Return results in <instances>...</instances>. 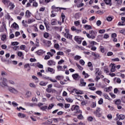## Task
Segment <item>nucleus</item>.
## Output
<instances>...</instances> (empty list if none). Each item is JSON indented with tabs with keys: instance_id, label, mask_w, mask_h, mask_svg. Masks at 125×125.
Returning a JSON list of instances; mask_svg holds the SVG:
<instances>
[{
	"instance_id": "obj_1",
	"label": "nucleus",
	"mask_w": 125,
	"mask_h": 125,
	"mask_svg": "<svg viewBox=\"0 0 125 125\" xmlns=\"http://www.w3.org/2000/svg\"><path fill=\"white\" fill-rule=\"evenodd\" d=\"M97 35V32L93 30H90L89 31V34L86 33V36L88 39H92L93 40L95 39V36Z\"/></svg>"
},
{
	"instance_id": "obj_2",
	"label": "nucleus",
	"mask_w": 125,
	"mask_h": 125,
	"mask_svg": "<svg viewBox=\"0 0 125 125\" xmlns=\"http://www.w3.org/2000/svg\"><path fill=\"white\" fill-rule=\"evenodd\" d=\"M71 111L74 113H76L78 114H82L83 112L80 110L79 105H72L71 107Z\"/></svg>"
},
{
	"instance_id": "obj_3",
	"label": "nucleus",
	"mask_w": 125,
	"mask_h": 125,
	"mask_svg": "<svg viewBox=\"0 0 125 125\" xmlns=\"http://www.w3.org/2000/svg\"><path fill=\"white\" fill-rule=\"evenodd\" d=\"M7 82V79L4 78L3 80V82H0V86H2V87H8V85L7 84V83H6Z\"/></svg>"
},
{
	"instance_id": "obj_4",
	"label": "nucleus",
	"mask_w": 125,
	"mask_h": 125,
	"mask_svg": "<svg viewBox=\"0 0 125 125\" xmlns=\"http://www.w3.org/2000/svg\"><path fill=\"white\" fill-rule=\"evenodd\" d=\"M8 90L10 91L11 93H13L14 94H17V93H18V91L12 87H9L8 88Z\"/></svg>"
},
{
	"instance_id": "obj_5",
	"label": "nucleus",
	"mask_w": 125,
	"mask_h": 125,
	"mask_svg": "<svg viewBox=\"0 0 125 125\" xmlns=\"http://www.w3.org/2000/svg\"><path fill=\"white\" fill-rule=\"evenodd\" d=\"M64 30L66 32L64 35L65 38H66V39H72V35L69 34V29L65 28Z\"/></svg>"
},
{
	"instance_id": "obj_6",
	"label": "nucleus",
	"mask_w": 125,
	"mask_h": 125,
	"mask_svg": "<svg viewBox=\"0 0 125 125\" xmlns=\"http://www.w3.org/2000/svg\"><path fill=\"white\" fill-rule=\"evenodd\" d=\"M42 78L44 79L45 80H49L51 83H57V80L56 79H52V78L47 77L46 76H43Z\"/></svg>"
},
{
	"instance_id": "obj_7",
	"label": "nucleus",
	"mask_w": 125,
	"mask_h": 125,
	"mask_svg": "<svg viewBox=\"0 0 125 125\" xmlns=\"http://www.w3.org/2000/svg\"><path fill=\"white\" fill-rule=\"evenodd\" d=\"M53 11H55L56 12H58V11H61V10H62L63 8L62 7H56L55 6L53 5L51 7Z\"/></svg>"
},
{
	"instance_id": "obj_8",
	"label": "nucleus",
	"mask_w": 125,
	"mask_h": 125,
	"mask_svg": "<svg viewBox=\"0 0 125 125\" xmlns=\"http://www.w3.org/2000/svg\"><path fill=\"white\" fill-rule=\"evenodd\" d=\"M3 26H1L0 28V33H3L5 30L6 31V25L5 23L2 22Z\"/></svg>"
},
{
	"instance_id": "obj_9",
	"label": "nucleus",
	"mask_w": 125,
	"mask_h": 125,
	"mask_svg": "<svg viewBox=\"0 0 125 125\" xmlns=\"http://www.w3.org/2000/svg\"><path fill=\"white\" fill-rule=\"evenodd\" d=\"M74 40L79 44H81L82 43V39L81 38L79 37V36H75L74 38Z\"/></svg>"
},
{
	"instance_id": "obj_10",
	"label": "nucleus",
	"mask_w": 125,
	"mask_h": 125,
	"mask_svg": "<svg viewBox=\"0 0 125 125\" xmlns=\"http://www.w3.org/2000/svg\"><path fill=\"white\" fill-rule=\"evenodd\" d=\"M56 63L53 60H49L47 62L48 66H55Z\"/></svg>"
},
{
	"instance_id": "obj_11",
	"label": "nucleus",
	"mask_w": 125,
	"mask_h": 125,
	"mask_svg": "<svg viewBox=\"0 0 125 125\" xmlns=\"http://www.w3.org/2000/svg\"><path fill=\"white\" fill-rule=\"evenodd\" d=\"M45 51H43V50H39L35 52L37 55H42L43 53H45Z\"/></svg>"
},
{
	"instance_id": "obj_12",
	"label": "nucleus",
	"mask_w": 125,
	"mask_h": 125,
	"mask_svg": "<svg viewBox=\"0 0 125 125\" xmlns=\"http://www.w3.org/2000/svg\"><path fill=\"white\" fill-rule=\"evenodd\" d=\"M116 116L118 117V119L119 120V121L120 120H125V115H124L123 114H120V115H119V113H117L116 114Z\"/></svg>"
},
{
	"instance_id": "obj_13",
	"label": "nucleus",
	"mask_w": 125,
	"mask_h": 125,
	"mask_svg": "<svg viewBox=\"0 0 125 125\" xmlns=\"http://www.w3.org/2000/svg\"><path fill=\"white\" fill-rule=\"evenodd\" d=\"M50 52H48V53H47V54H49L51 56H53L54 55V54L56 53L55 50L54 49H51Z\"/></svg>"
},
{
	"instance_id": "obj_14",
	"label": "nucleus",
	"mask_w": 125,
	"mask_h": 125,
	"mask_svg": "<svg viewBox=\"0 0 125 125\" xmlns=\"http://www.w3.org/2000/svg\"><path fill=\"white\" fill-rule=\"evenodd\" d=\"M18 116L19 118H21V119H24V118H26V114L22 113H19Z\"/></svg>"
},
{
	"instance_id": "obj_15",
	"label": "nucleus",
	"mask_w": 125,
	"mask_h": 125,
	"mask_svg": "<svg viewBox=\"0 0 125 125\" xmlns=\"http://www.w3.org/2000/svg\"><path fill=\"white\" fill-rule=\"evenodd\" d=\"M104 1L105 4H107V5H109L111 6L112 5V0H104Z\"/></svg>"
},
{
	"instance_id": "obj_16",
	"label": "nucleus",
	"mask_w": 125,
	"mask_h": 125,
	"mask_svg": "<svg viewBox=\"0 0 125 125\" xmlns=\"http://www.w3.org/2000/svg\"><path fill=\"white\" fill-rule=\"evenodd\" d=\"M25 17L26 18H30L31 17V13L29 10H27L25 12Z\"/></svg>"
},
{
	"instance_id": "obj_17",
	"label": "nucleus",
	"mask_w": 125,
	"mask_h": 125,
	"mask_svg": "<svg viewBox=\"0 0 125 125\" xmlns=\"http://www.w3.org/2000/svg\"><path fill=\"white\" fill-rule=\"evenodd\" d=\"M81 84L80 85V86H85V84H86V83L84 82L83 79L80 80Z\"/></svg>"
},
{
	"instance_id": "obj_18",
	"label": "nucleus",
	"mask_w": 125,
	"mask_h": 125,
	"mask_svg": "<svg viewBox=\"0 0 125 125\" xmlns=\"http://www.w3.org/2000/svg\"><path fill=\"white\" fill-rule=\"evenodd\" d=\"M110 65L111 66V72H115L116 71V65L114 63H111Z\"/></svg>"
},
{
	"instance_id": "obj_19",
	"label": "nucleus",
	"mask_w": 125,
	"mask_h": 125,
	"mask_svg": "<svg viewBox=\"0 0 125 125\" xmlns=\"http://www.w3.org/2000/svg\"><path fill=\"white\" fill-rule=\"evenodd\" d=\"M46 90L47 92H48V93H50L51 92H55V91H56L55 89L52 88H47Z\"/></svg>"
},
{
	"instance_id": "obj_20",
	"label": "nucleus",
	"mask_w": 125,
	"mask_h": 125,
	"mask_svg": "<svg viewBox=\"0 0 125 125\" xmlns=\"http://www.w3.org/2000/svg\"><path fill=\"white\" fill-rule=\"evenodd\" d=\"M84 29L86 30H91L92 29V27L90 25L86 24L84 26Z\"/></svg>"
},
{
	"instance_id": "obj_21",
	"label": "nucleus",
	"mask_w": 125,
	"mask_h": 125,
	"mask_svg": "<svg viewBox=\"0 0 125 125\" xmlns=\"http://www.w3.org/2000/svg\"><path fill=\"white\" fill-rule=\"evenodd\" d=\"M31 95H32V93L28 91L27 92H26L25 94V97H26V98H29V97H31Z\"/></svg>"
},
{
	"instance_id": "obj_22",
	"label": "nucleus",
	"mask_w": 125,
	"mask_h": 125,
	"mask_svg": "<svg viewBox=\"0 0 125 125\" xmlns=\"http://www.w3.org/2000/svg\"><path fill=\"white\" fill-rule=\"evenodd\" d=\"M51 24L52 25V26H54V25H56L57 24V20L55 19H53L51 21Z\"/></svg>"
},
{
	"instance_id": "obj_23",
	"label": "nucleus",
	"mask_w": 125,
	"mask_h": 125,
	"mask_svg": "<svg viewBox=\"0 0 125 125\" xmlns=\"http://www.w3.org/2000/svg\"><path fill=\"white\" fill-rule=\"evenodd\" d=\"M5 17H6V19L9 20V21H12V20H13V19H12L10 15H9V14H7L5 16Z\"/></svg>"
},
{
	"instance_id": "obj_24",
	"label": "nucleus",
	"mask_w": 125,
	"mask_h": 125,
	"mask_svg": "<svg viewBox=\"0 0 125 125\" xmlns=\"http://www.w3.org/2000/svg\"><path fill=\"white\" fill-rule=\"evenodd\" d=\"M48 72H50L52 74H54L55 73V70H54L53 68H52L51 67H48Z\"/></svg>"
},
{
	"instance_id": "obj_25",
	"label": "nucleus",
	"mask_w": 125,
	"mask_h": 125,
	"mask_svg": "<svg viewBox=\"0 0 125 125\" xmlns=\"http://www.w3.org/2000/svg\"><path fill=\"white\" fill-rule=\"evenodd\" d=\"M36 20L34 19H29L28 20L27 24H32L33 22H35Z\"/></svg>"
},
{
	"instance_id": "obj_26",
	"label": "nucleus",
	"mask_w": 125,
	"mask_h": 125,
	"mask_svg": "<svg viewBox=\"0 0 125 125\" xmlns=\"http://www.w3.org/2000/svg\"><path fill=\"white\" fill-rule=\"evenodd\" d=\"M88 67H89L90 71H92L93 68H92V63L91 62H88Z\"/></svg>"
},
{
	"instance_id": "obj_27",
	"label": "nucleus",
	"mask_w": 125,
	"mask_h": 125,
	"mask_svg": "<svg viewBox=\"0 0 125 125\" xmlns=\"http://www.w3.org/2000/svg\"><path fill=\"white\" fill-rule=\"evenodd\" d=\"M12 27H13V28H15V29H17V28H19V26L16 22H14L12 24Z\"/></svg>"
},
{
	"instance_id": "obj_28",
	"label": "nucleus",
	"mask_w": 125,
	"mask_h": 125,
	"mask_svg": "<svg viewBox=\"0 0 125 125\" xmlns=\"http://www.w3.org/2000/svg\"><path fill=\"white\" fill-rule=\"evenodd\" d=\"M55 79L57 80V81H60V80H62V79H63V76L58 75L55 77Z\"/></svg>"
},
{
	"instance_id": "obj_29",
	"label": "nucleus",
	"mask_w": 125,
	"mask_h": 125,
	"mask_svg": "<svg viewBox=\"0 0 125 125\" xmlns=\"http://www.w3.org/2000/svg\"><path fill=\"white\" fill-rule=\"evenodd\" d=\"M115 104L117 105H121V104H122V101H121V100H117L115 101Z\"/></svg>"
},
{
	"instance_id": "obj_30",
	"label": "nucleus",
	"mask_w": 125,
	"mask_h": 125,
	"mask_svg": "<svg viewBox=\"0 0 125 125\" xmlns=\"http://www.w3.org/2000/svg\"><path fill=\"white\" fill-rule=\"evenodd\" d=\"M96 75H98V76H100L101 75V73L100 72V71H99V68H96Z\"/></svg>"
},
{
	"instance_id": "obj_31",
	"label": "nucleus",
	"mask_w": 125,
	"mask_h": 125,
	"mask_svg": "<svg viewBox=\"0 0 125 125\" xmlns=\"http://www.w3.org/2000/svg\"><path fill=\"white\" fill-rule=\"evenodd\" d=\"M24 68L27 69V68H29L28 69H27V71H30V64L29 63H26L24 66Z\"/></svg>"
},
{
	"instance_id": "obj_32",
	"label": "nucleus",
	"mask_w": 125,
	"mask_h": 125,
	"mask_svg": "<svg viewBox=\"0 0 125 125\" xmlns=\"http://www.w3.org/2000/svg\"><path fill=\"white\" fill-rule=\"evenodd\" d=\"M88 121H89V122H92V121H96L95 118L89 116V117H88Z\"/></svg>"
},
{
	"instance_id": "obj_33",
	"label": "nucleus",
	"mask_w": 125,
	"mask_h": 125,
	"mask_svg": "<svg viewBox=\"0 0 125 125\" xmlns=\"http://www.w3.org/2000/svg\"><path fill=\"white\" fill-rule=\"evenodd\" d=\"M59 44L56 43L54 44V47L56 48V49H57L58 50H59L60 49Z\"/></svg>"
},
{
	"instance_id": "obj_34",
	"label": "nucleus",
	"mask_w": 125,
	"mask_h": 125,
	"mask_svg": "<svg viewBox=\"0 0 125 125\" xmlns=\"http://www.w3.org/2000/svg\"><path fill=\"white\" fill-rule=\"evenodd\" d=\"M9 6L10 7V9H13V8H14V7H15V5H14V4L12 2H10L9 3Z\"/></svg>"
},
{
	"instance_id": "obj_35",
	"label": "nucleus",
	"mask_w": 125,
	"mask_h": 125,
	"mask_svg": "<svg viewBox=\"0 0 125 125\" xmlns=\"http://www.w3.org/2000/svg\"><path fill=\"white\" fill-rule=\"evenodd\" d=\"M72 77L74 80L78 79V78H79V74H75L72 75Z\"/></svg>"
},
{
	"instance_id": "obj_36",
	"label": "nucleus",
	"mask_w": 125,
	"mask_h": 125,
	"mask_svg": "<svg viewBox=\"0 0 125 125\" xmlns=\"http://www.w3.org/2000/svg\"><path fill=\"white\" fill-rule=\"evenodd\" d=\"M40 85H42L43 86H45V85H46V84H47V83L46 82H41L40 83H39Z\"/></svg>"
},
{
	"instance_id": "obj_37",
	"label": "nucleus",
	"mask_w": 125,
	"mask_h": 125,
	"mask_svg": "<svg viewBox=\"0 0 125 125\" xmlns=\"http://www.w3.org/2000/svg\"><path fill=\"white\" fill-rule=\"evenodd\" d=\"M47 109V106L45 105V106H42L40 107V109L42 110V111H45Z\"/></svg>"
},
{
	"instance_id": "obj_38",
	"label": "nucleus",
	"mask_w": 125,
	"mask_h": 125,
	"mask_svg": "<svg viewBox=\"0 0 125 125\" xmlns=\"http://www.w3.org/2000/svg\"><path fill=\"white\" fill-rule=\"evenodd\" d=\"M79 63L82 66H84V64H85V62H84V61H83V60H80L79 61Z\"/></svg>"
},
{
	"instance_id": "obj_39",
	"label": "nucleus",
	"mask_w": 125,
	"mask_h": 125,
	"mask_svg": "<svg viewBox=\"0 0 125 125\" xmlns=\"http://www.w3.org/2000/svg\"><path fill=\"white\" fill-rule=\"evenodd\" d=\"M74 91L75 92L76 94H83V91H78V90L74 89Z\"/></svg>"
},
{
	"instance_id": "obj_40",
	"label": "nucleus",
	"mask_w": 125,
	"mask_h": 125,
	"mask_svg": "<svg viewBox=\"0 0 125 125\" xmlns=\"http://www.w3.org/2000/svg\"><path fill=\"white\" fill-rule=\"evenodd\" d=\"M53 107H54V104H50L48 107V110H51Z\"/></svg>"
},
{
	"instance_id": "obj_41",
	"label": "nucleus",
	"mask_w": 125,
	"mask_h": 125,
	"mask_svg": "<svg viewBox=\"0 0 125 125\" xmlns=\"http://www.w3.org/2000/svg\"><path fill=\"white\" fill-rule=\"evenodd\" d=\"M80 114L78 116L77 119H78V120H83V116L82 115V113Z\"/></svg>"
},
{
	"instance_id": "obj_42",
	"label": "nucleus",
	"mask_w": 125,
	"mask_h": 125,
	"mask_svg": "<svg viewBox=\"0 0 125 125\" xmlns=\"http://www.w3.org/2000/svg\"><path fill=\"white\" fill-rule=\"evenodd\" d=\"M92 55H93V56H94L95 57H97V58H98V57H99L100 56L99 54L95 53L94 52L92 53Z\"/></svg>"
},
{
	"instance_id": "obj_43",
	"label": "nucleus",
	"mask_w": 125,
	"mask_h": 125,
	"mask_svg": "<svg viewBox=\"0 0 125 125\" xmlns=\"http://www.w3.org/2000/svg\"><path fill=\"white\" fill-rule=\"evenodd\" d=\"M119 33L122 35H125V29L124 28L119 30Z\"/></svg>"
},
{
	"instance_id": "obj_44",
	"label": "nucleus",
	"mask_w": 125,
	"mask_h": 125,
	"mask_svg": "<svg viewBox=\"0 0 125 125\" xmlns=\"http://www.w3.org/2000/svg\"><path fill=\"white\" fill-rule=\"evenodd\" d=\"M76 66L77 67H78V69H79V70H81V71H82V70H83V67L81 65H80V64L76 63Z\"/></svg>"
},
{
	"instance_id": "obj_45",
	"label": "nucleus",
	"mask_w": 125,
	"mask_h": 125,
	"mask_svg": "<svg viewBox=\"0 0 125 125\" xmlns=\"http://www.w3.org/2000/svg\"><path fill=\"white\" fill-rule=\"evenodd\" d=\"M2 2L4 3V4H8L9 2V0H2Z\"/></svg>"
},
{
	"instance_id": "obj_46",
	"label": "nucleus",
	"mask_w": 125,
	"mask_h": 125,
	"mask_svg": "<svg viewBox=\"0 0 125 125\" xmlns=\"http://www.w3.org/2000/svg\"><path fill=\"white\" fill-rule=\"evenodd\" d=\"M81 58H82V57H81L80 56L76 55L74 57V60H80V59H81Z\"/></svg>"
},
{
	"instance_id": "obj_47",
	"label": "nucleus",
	"mask_w": 125,
	"mask_h": 125,
	"mask_svg": "<svg viewBox=\"0 0 125 125\" xmlns=\"http://www.w3.org/2000/svg\"><path fill=\"white\" fill-rule=\"evenodd\" d=\"M43 37L45 39H47L49 37V34H48V33L46 32L44 34Z\"/></svg>"
},
{
	"instance_id": "obj_48",
	"label": "nucleus",
	"mask_w": 125,
	"mask_h": 125,
	"mask_svg": "<svg viewBox=\"0 0 125 125\" xmlns=\"http://www.w3.org/2000/svg\"><path fill=\"white\" fill-rule=\"evenodd\" d=\"M52 14L50 15L51 17H55L56 16V13H54V11L52 10L51 11Z\"/></svg>"
},
{
	"instance_id": "obj_49",
	"label": "nucleus",
	"mask_w": 125,
	"mask_h": 125,
	"mask_svg": "<svg viewBox=\"0 0 125 125\" xmlns=\"http://www.w3.org/2000/svg\"><path fill=\"white\" fill-rule=\"evenodd\" d=\"M96 13H97V14H99L100 15H102V14H104V12H103V11H101L100 10L97 11Z\"/></svg>"
},
{
	"instance_id": "obj_50",
	"label": "nucleus",
	"mask_w": 125,
	"mask_h": 125,
	"mask_svg": "<svg viewBox=\"0 0 125 125\" xmlns=\"http://www.w3.org/2000/svg\"><path fill=\"white\" fill-rule=\"evenodd\" d=\"M29 86H30V87H33L34 88H36V84H35V83H30L29 84Z\"/></svg>"
},
{
	"instance_id": "obj_51",
	"label": "nucleus",
	"mask_w": 125,
	"mask_h": 125,
	"mask_svg": "<svg viewBox=\"0 0 125 125\" xmlns=\"http://www.w3.org/2000/svg\"><path fill=\"white\" fill-rule=\"evenodd\" d=\"M104 98H105V99H108V100H111V99H110V98L109 97V96H108V95H107L106 94H104Z\"/></svg>"
},
{
	"instance_id": "obj_52",
	"label": "nucleus",
	"mask_w": 125,
	"mask_h": 125,
	"mask_svg": "<svg viewBox=\"0 0 125 125\" xmlns=\"http://www.w3.org/2000/svg\"><path fill=\"white\" fill-rule=\"evenodd\" d=\"M106 20L107 21H108V22H111V21H112V20H113V18H112V17H108L106 18Z\"/></svg>"
},
{
	"instance_id": "obj_53",
	"label": "nucleus",
	"mask_w": 125,
	"mask_h": 125,
	"mask_svg": "<svg viewBox=\"0 0 125 125\" xmlns=\"http://www.w3.org/2000/svg\"><path fill=\"white\" fill-rule=\"evenodd\" d=\"M98 104L99 105H102V104H103V99L101 98L100 100L98 101Z\"/></svg>"
},
{
	"instance_id": "obj_54",
	"label": "nucleus",
	"mask_w": 125,
	"mask_h": 125,
	"mask_svg": "<svg viewBox=\"0 0 125 125\" xmlns=\"http://www.w3.org/2000/svg\"><path fill=\"white\" fill-rule=\"evenodd\" d=\"M65 100L67 102H70V103H72V102H73V100H72V99L69 98H66Z\"/></svg>"
},
{
	"instance_id": "obj_55",
	"label": "nucleus",
	"mask_w": 125,
	"mask_h": 125,
	"mask_svg": "<svg viewBox=\"0 0 125 125\" xmlns=\"http://www.w3.org/2000/svg\"><path fill=\"white\" fill-rule=\"evenodd\" d=\"M96 94H98V95H100V96H101L102 95V91H97L96 92Z\"/></svg>"
},
{
	"instance_id": "obj_56",
	"label": "nucleus",
	"mask_w": 125,
	"mask_h": 125,
	"mask_svg": "<svg viewBox=\"0 0 125 125\" xmlns=\"http://www.w3.org/2000/svg\"><path fill=\"white\" fill-rule=\"evenodd\" d=\"M82 24H85V23H87V21H86V20H84V18H82Z\"/></svg>"
},
{
	"instance_id": "obj_57",
	"label": "nucleus",
	"mask_w": 125,
	"mask_h": 125,
	"mask_svg": "<svg viewBox=\"0 0 125 125\" xmlns=\"http://www.w3.org/2000/svg\"><path fill=\"white\" fill-rule=\"evenodd\" d=\"M6 39V35L4 34L1 37V41H5V39Z\"/></svg>"
},
{
	"instance_id": "obj_58",
	"label": "nucleus",
	"mask_w": 125,
	"mask_h": 125,
	"mask_svg": "<svg viewBox=\"0 0 125 125\" xmlns=\"http://www.w3.org/2000/svg\"><path fill=\"white\" fill-rule=\"evenodd\" d=\"M104 82L105 83H106V84L110 83V81L105 78L104 79Z\"/></svg>"
},
{
	"instance_id": "obj_59",
	"label": "nucleus",
	"mask_w": 125,
	"mask_h": 125,
	"mask_svg": "<svg viewBox=\"0 0 125 125\" xmlns=\"http://www.w3.org/2000/svg\"><path fill=\"white\" fill-rule=\"evenodd\" d=\"M107 118L109 120H112V118H113V117L112 116V114H108L107 115Z\"/></svg>"
},
{
	"instance_id": "obj_60",
	"label": "nucleus",
	"mask_w": 125,
	"mask_h": 125,
	"mask_svg": "<svg viewBox=\"0 0 125 125\" xmlns=\"http://www.w3.org/2000/svg\"><path fill=\"white\" fill-rule=\"evenodd\" d=\"M11 44L12 45H18V44H19V42H12Z\"/></svg>"
},
{
	"instance_id": "obj_61",
	"label": "nucleus",
	"mask_w": 125,
	"mask_h": 125,
	"mask_svg": "<svg viewBox=\"0 0 125 125\" xmlns=\"http://www.w3.org/2000/svg\"><path fill=\"white\" fill-rule=\"evenodd\" d=\"M58 71H62V67L61 65L57 66Z\"/></svg>"
},
{
	"instance_id": "obj_62",
	"label": "nucleus",
	"mask_w": 125,
	"mask_h": 125,
	"mask_svg": "<svg viewBox=\"0 0 125 125\" xmlns=\"http://www.w3.org/2000/svg\"><path fill=\"white\" fill-rule=\"evenodd\" d=\"M33 6L34 7H38V3L36 2V0L34 1L33 3Z\"/></svg>"
},
{
	"instance_id": "obj_63",
	"label": "nucleus",
	"mask_w": 125,
	"mask_h": 125,
	"mask_svg": "<svg viewBox=\"0 0 125 125\" xmlns=\"http://www.w3.org/2000/svg\"><path fill=\"white\" fill-rule=\"evenodd\" d=\"M99 34H104L105 33V30L104 29H101L99 31Z\"/></svg>"
},
{
	"instance_id": "obj_64",
	"label": "nucleus",
	"mask_w": 125,
	"mask_h": 125,
	"mask_svg": "<svg viewBox=\"0 0 125 125\" xmlns=\"http://www.w3.org/2000/svg\"><path fill=\"white\" fill-rule=\"evenodd\" d=\"M109 38V35L108 34H105L104 36V39H108Z\"/></svg>"
}]
</instances>
